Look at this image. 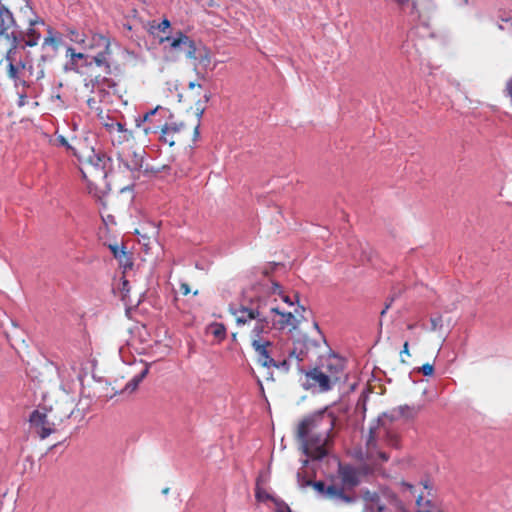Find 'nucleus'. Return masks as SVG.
<instances>
[{"instance_id":"f257e3e1","label":"nucleus","mask_w":512,"mask_h":512,"mask_svg":"<svg viewBox=\"0 0 512 512\" xmlns=\"http://www.w3.org/2000/svg\"><path fill=\"white\" fill-rule=\"evenodd\" d=\"M333 428V420L323 414H314L303 419L297 430L304 455L312 460H321L327 455L326 445Z\"/></svg>"},{"instance_id":"f03ea898","label":"nucleus","mask_w":512,"mask_h":512,"mask_svg":"<svg viewBox=\"0 0 512 512\" xmlns=\"http://www.w3.org/2000/svg\"><path fill=\"white\" fill-rule=\"evenodd\" d=\"M93 141L94 138L85 137L79 142V150L74 152L80 163L82 178L88 183L105 180L111 165V158L100 148L97 149L92 144Z\"/></svg>"},{"instance_id":"7ed1b4c3","label":"nucleus","mask_w":512,"mask_h":512,"mask_svg":"<svg viewBox=\"0 0 512 512\" xmlns=\"http://www.w3.org/2000/svg\"><path fill=\"white\" fill-rule=\"evenodd\" d=\"M16 48L17 38L13 35V45L7 51L5 57L8 62V76L14 81L16 87L21 85L24 88H28L44 78L45 67L42 63H34L30 60L20 61L18 64H15L14 55L16 54Z\"/></svg>"},{"instance_id":"20e7f679","label":"nucleus","mask_w":512,"mask_h":512,"mask_svg":"<svg viewBox=\"0 0 512 512\" xmlns=\"http://www.w3.org/2000/svg\"><path fill=\"white\" fill-rule=\"evenodd\" d=\"M342 368L341 362L336 358L329 359L327 364L323 365L322 368L314 367L306 371L302 367H299V371L304 374L301 385L305 390L327 392L331 390L333 384L340 379Z\"/></svg>"},{"instance_id":"39448f33","label":"nucleus","mask_w":512,"mask_h":512,"mask_svg":"<svg viewBox=\"0 0 512 512\" xmlns=\"http://www.w3.org/2000/svg\"><path fill=\"white\" fill-rule=\"evenodd\" d=\"M297 482L301 488L312 486L321 497L332 501L336 505H349L357 501L355 495H350L345 492L343 487L335 484L326 485L323 481H306L301 482V472L297 473Z\"/></svg>"},{"instance_id":"423d86ee","label":"nucleus","mask_w":512,"mask_h":512,"mask_svg":"<svg viewBox=\"0 0 512 512\" xmlns=\"http://www.w3.org/2000/svg\"><path fill=\"white\" fill-rule=\"evenodd\" d=\"M263 286L262 284H257L253 287L254 295L249 298V306L242 305L238 310L233 311L238 325H244L251 320L262 317L264 309L268 306V301L262 295L264 292L261 290Z\"/></svg>"},{"instance_id":"0eeeda50","label":"nucleus","mask_w":512,"mask_h":512,"mask_svg":"<svg viewBox=\"0 0 512 512\" xmlns=\"http://www.w3.org/2000/svg\"><path fill=\"white\" fill-rule=\"evenodd\" d=\"M159 43L170 52L183 51L187 58L195 57L197 53L195 41L182 31H177L173 36L159 37Z\"/></svg>"},{"instance_id":"6e6552de","label":"nucleus","mask_w":512,"mask_h":512,"mask_svg":"<svg viewBox=\"0 0 512 512\" xmlns=\"http://www.w3.org/2000/svg\"><path fill=\"white\" fill-rule=\"evenodd\" d=\"M183 127V123H164L162 125H147L144 127V133L145 135H150L157 134L160 132L159 140L164 144L173 146Z\"/></svg>"},{"instance_id":"1a4fd4ad","label":"nucleus","mask_w":512,"mask_h":512,"mask_svg":"<svg viewBox=\"0 0 512 512\" xmlns=\"http://www.w3.org/2000/svg\"><path fill=\"white\" fill-rule=\"evenodd\" d=\"M268 301V306L266 307L268 314H275L279 318H271L272 326L277 329H284L286 327H291L296 329L300 323V321L296 318V316L291 312H281L279 308L270 300V297L266 298Z\"/></svg>"},{"instance_id":"9d476101","label":"nucleus","mask_w":512,"mask_h":512,"mask_svg":"<svg viewBox=\"0 0 512 512\" xmlns=\"http://www.w3.org/2000/svg\"><path fill=\"white\" fill-rule=\"evenodd\" d=\"M278 266H280L279 263H272L270 264L269 266V269L268 268H265L262 273L263 275L268 278V276L270 275V273L276 269ZM262 285H264L262 287V291H264L262 293V295L265 297V298H268L270 297V300L274 303L276 301L275 298L272 299V296L273 295H281L283 301L287 304H289L290 306H292L294 303L290 300L289 296H286V295H282V287L280 286V284H278L277 282L271 280V279H266L264 283H260Z\"/></svg>"},{"instance_id":"9b49d317","label":"nucleus","mask_w":512,"mask_h":512,"mask_svg":"<svg viewBox=\"0 0 512 512\" xmlns=\"http://www.w3.org/2000/svg\"><path fill=\"white\" fill-rule=\"evenodd\" d=\"M98 41L104 46V50L100 51L93 57L86 58L85 66L91 67L95 64L98 67L104 68L105 74L109 75L111 73V65L109 62L110 55V39L103 35H97Z\"/></svg>"},{"instance_id":"f8f14e48","label":"nucleus","mask_w":512,"mask_h":512,"mask_svg":"<svg viewBox=\"0 0 512 512\" xmlns=\"http://www.w3.org/2000/svg\"><path fill=\"white\" fill-rule=\"evenodd\" d=\"M144 151H136L132 148H128L118 153V159L120 163L128 171L135 173L139 172L143 167Z\"/></svg>"},{"instance_id":"ddd939ff","label":"nucleus","mask_w":512,"mask_h":512,"mask_svg":"<svg viewBox=\"0 0 512 512\" xmlns=\"http://www.w3.org/2000/svg\"><path fill=\"white\" fill-rule=\"evenodd\" d=\"M29 422L31 426L36 429V432L41 439L47 438L55 431L53 424L49 423L47 420V415L39 412L38 410H34L31 413Z\"/></svg>"},{"instance_id":"4468645a","label":"nucleus","mask_w":512,"mask_h":512,"mask_svg":"<svg viewBox=\"0 0 512 512\" xmlns=\"http://www.w3.org/2000/svg\"><path fill=\"white\" fill-rule=\"evenodd\" d=\"M255 321L256 322L250 334L251 342L256 340H269L266 335H268L272 329V326L270 325V321L272 320L266 308L263 311L262 317H258Z\"/></svg>"},{"instance_id":"2eb2a0df","label":"nucleus","mask_w":512,"mask_h":512,"mask_svg":"<svg viewBox=\"0 0 512 512\" xmlns=\"http://www.w3.org/2000/svg\"><path fill=\"white\" fill-rule=\"evenodd\" d=\"M251 345L257 355V361L263 367L270 368L271 365H275V359L271 355V348L273 347V343L270 340L252 341Z\"/></svg>"},{"instance_id":"dca6fc26","label":"nucleus","mask_w":512,"mask_h":512,"mask_svg":"<svg viewBox=\"0 0 512 512\" xmlns=\"http://www.w3.org/2000/svg\"><path fill=\"white\" fill-rule=\"evenodd\" d=\"M103 126L110 134L117 132L119 135L117 138H113V144H122L128 142L133 138V133L125 127V124L117 122L114 119L107 117V121L103 122Z\"/></svg>"},{"instance_id":"f3484780","label":"nucleus","mask_w":512,"mask_h":512,"mask_svg":"<svg viewBox=\"0 0 512 512\" xmlns=\"http://www.w3.org/2000/svg\"><path fill=\"white\" fill-rule=\"evenodd\" d=\"M16 26V21L12 12L4 5L0 3V36H4L7 39H11L13 41V35L17 38V43L19 42V38L14 31L9 32L11 28Z\"/></svg>"},{"instance_id":"a211bd4d","label":"nucleus","mask_w":512,"mask_h":512,"mask_svg":"<svg viewBox=\"0 0 512 512\" xmlns=\"http://www.w3.org/2000/svg\"><path fill=\"white\" fill-rule=\"evenodd\" d=\"M304 344L298 342L295 347L289 352L288 359H284L282 361L275 360V365H271V367H275L284 372H288L290 369V363L293 358L296 359L297 364L304 361L306 352L303 350Z\"/></svg>"},{"instance_id":"6ab92c4d","label":"nucleus","mask_w":512,"mask_h":512,"mask_svg":"<svg viewBox=\"0 0 512 512\" xmlns=\"http://www.w3.org/2000/svg\"><path fill=\"white\" fill-rule=\"evenodd\" d=\"M339 475L343 484V488H354L360 483L359 471L351 465H340Z\"/></svg>"},{"instance_id":"aec40b11","label":"nucleus","mask_w":512,"mask_h":512,"mask_svg":"<svg viewBox=\"0 0 512 512\" xmlns=\"http://www.w3.org/2000/svg\"><path fill=\"white\" fill-rule=\"evenodd\" d=\"M365 506L363 512H386V507L381 503L380 496L369 490L363 493Z\"/></svg>"},{"instance_id":"412c9836","label":"nucleus","mask_w":512,"mask_h":512,"mask_svg":"<svg viewBox=\"0 0 512 512\" xmlns=\"http://www.w3.org/2000/svg\"><path fill=\"white\" fill-rule=\"evenodd\" d=\"M160 111H164V109L161 106H157L154 109L145 112L143 115H139L135 118L136 126L144 129L147 125H162L161 120L156 119V115Z\"/></svg>"},{"instance_id":"4be33fe9","label":"nucleus","mask_w":512,"mask_h":512,"mask_svg":"<svg viewBox=\"0 0 512 512\" xmlns=\"http://www.w3.org/2000/svg\"><path fill=\"white\" fill-rule=\"evenodd\" d=\"M29 23L30 28L27 30V39L25 40V45L33 47L38 44L41 36L40 33L33 28V26H35L36 24L43 25L44 21L40 17L36 16L35 19H31Z\"/></svg>"},{"instance_id":"5701e85b","label":"nucleus","mask_w":512,"mask_h":512,"mask_svg":"<svg viewBox=\"0 0 512 512\" xmlns=\"http://www.w3.org/2000/svg\"><path fill=\"white\" fill-rule=\"evenodd\" d=\"M148 372L149 366L145 365L144 368L138 374L133 376V378L127 382L122 392H134L138 388L139 384L143 381V379L147 376Z\"/></svg>"},{"instance_id":"b1692460","label":"nucleus","mask_w":512,"mask_h":512,"mask_svg":"<svg viewBox=\"0 0 512 512\" xmlns=\"http://www.w3.org/2000/svg\"><path fill=\"white\" fill-rule=\"evenodd\" d=\"M376 451H379V449H378V444H377V440H376L375 428L374 427H370L369 435H368V438H367V441H366L367 458L369 460L370 459H374Z\"/></svg>"},{"instance_id":"393cba45","label":"nucleus","mask_w":512,"mask_h":512,"mask_svg":"<svg viewBox=\"0 0 512 512\" xmlns=\"http://www.w3.org/2000/svg\"><path fill=\"white\" fill-rule=\"evenodd\" d=\"M48 33L49 35L43 40L41 51L51 50L57 52L61 39L53 36V29L51 27L48 28Z\"/></svg>"},{"instance_id":"a878e982","label":"nucleus","mask_w":512,"mask_h":512,"mask_svg":"<svg viewBox=\"0 0 512 512\" xmlns=\"http://www.w3.org/2000/svg\"><path fill=\"white\" fill-rule=\"evenodd\" d=\"M191 59L195 60L198 65L206 69L211 63L210 51L205 47H197V53L195 54V57H192Z\"/></svg>"},{"instance_id":"bb28decb","label":"nucleus","mask_w":512,"mask_h":512,"mask_svg":"<svg viewBox=\"0 0 512 512\" xmlns=\"http://www.w3.org/2000/svg\"><path fill=\"white\" fill-rule=\"evenodd\" d=\"M207 332L212 334L218 342L223 341L226 338V327L223 323L213 322L208 325Z\"/></svg>"},{"instance_id":"cd10ccee","label":"nucleus","mask_w":512,"mask_h":512,"mask_svg":"<svg viewBox=\"0 0 512 512\" xmlns=\"http://www.w3.org/2000/svg\"><path fill=\"white\" fill-rule=\"evenodd\" d=\"M112 80L101 75H95L90 78L89 82L85 84L86 87H91V90H94L95 88H99L102 86L111 87L112 86Z\"/></svg>"},{"instance_id":"c85d7f7f","label":"nucleus","mask_w":512,"mask_h":512,"mask_svg":"<svg viewBox=\"0 0 512 512\" xmlns=\"http://www.w3.org/2000/svg\"><path fill=\"white\" fill-rule=\"evenodd\" d=\"M255 498L259 502H266L268 500L274 502L277 497L269 494L265 489L260 486V479H257L256 487H255Z\"/></svg>"},{"instance_id":"c756f323","label":"nucleus","mask_w":512,"mask_h":512,"mask_svg":"<svg viewBox=\"0 0 512 512\" xmlns=\"http://www.w3.org/2000/svg\"><path fill=\"white\" fill-rule=\"evenodd\" d=\"M158 22L156 20H147L146 22H141V28L146 30L150 35L156 37V33L158 31Z\"/></svg>"},{"instance_id":"7c9ffc66","label":"nucleus","mask_w":512,"mask_h":512,"mask_svg":"<svg viewBox=\"0 0 512 512\" xmlns=\"http://www.w3.org/2000/svg\"><path fill=\"white\" fill-rule=\"evenodd\" d=\"M57 145L65 147L68 151H71V153L74 155V152L79 150V146L75 147L69 144L67 139L63 135H58L56 137Z\"/></svg>"},{"instance_id":"2f4dec72","label":"nucleus","mask_w":512,"mask_h":512,"mask_svg":"<svg viewBox=\"0 0 512 512\" xmlns=\"http://www.w3.org/2000/svg\"><path fill=\"white\" fill-rule=\"evenodd\" d=\"M55 55H56V52H53L50 50L42 51V54L36 63H42L43 66L45 67V64L47 62L52 61L53 58L55 57Z\"/></svg>"},{"instance_id":"473e14b6","label":"nucleus","mask_w":512,"mask_h":512,"mask_svg":"<svg viewBox=\"0 0 512 512\" xmlns=\"http://www.w3.org/2000/svg\"><path fill=\"white\" fill-rule=\"evenodd\" d=\"M416 503L417 506L419 507V510L417 512H430L429 507L432 506V502L430 500H426L424 502L423 497L419 496Z\"/></svg>"},{"instance_id":"72a5a7b5","label":"nucleus","mask_w":512,"mask_h":512,"mask_svg":"<svg viewBox=\"0 0 512 512\" xmlns=\"http://www.w3.org/2000/svg\"><path fill=\"white\" fill-rule=\"evenodd\" d=\"M109 248L116 259L123 258L124 254L127 253L124 246H119L117 244L110 245Z\"/></svg>"},{"instance_id":"f704fd0d","label":"nucleus","mask_w":512,"mask_h":512,"mask_svg":"<svg viewBox=\"0 0 512 512\" xmlns=\"http://www.w3.org/2000/svg\"><path fill=\"white\" fill-rule=\"evenodd\" d=\"M273 503L275 504V512H292L290 507L280 498H276Z\"/></svg>"},{"instance_id":"c9c22d12","label":"nucleus","mask_w":512,"mask_h":512,"mask_svg":"<svg viewBox=\"0 0 512 512\" xmlns=\"http://www.w3.org/2000/svg\"><path fill=\"white\" fill-rule=\"evenodd\" d=\"M69 37H70L71 41L79 43V44L85 42V35L76 30H70Z\"/></svg>"},{"instance_id":"e433bc0d","label":"nucleus","mask_w":512,"mask_h":512,"mask_svg":"<svg viewBox=\"0 0 512 512\" xmlns=\"http://www.w3.org/2000/svg\"><path fill=\"white\" fill-rule=\"evenodd\" d=\"M431 322V330L435 331L442 327V316L441 315H435L430 318Z\"/></svg>"},{"instance_id":"4c0bfd02","label":"nucleus","mask_w":512,"mask_h":512,"mask_svg":"<svg viewBox=\"0 0 512 512\" xmlns=\"http://www.w3.org/2000/svg\"><path fill=\"white\" fill-rule=\"evenodd\" d=\"M118 260H119L120 265L123 266L125 269L132 268V266H133V263H132L129 253H125L123 258H119Z\"/></svg>"},{"instance_id":"58836bf2","label":"nucleus","mask_w":512,"mask_h":512,"mask_svg":"<svg viewBox=\"0 0 512 512\" xmlns=\"http://www.w3.org/2000/svg\"><path fill=\"white\" fill-rule=\"evenodd\" d=\"M132 22L133 23H136V30L139 29V27L141 28V22H146L145 20H143L139 14H138V11L136 9H133L132 11Z\"/></svg>"},{"instance_id":"ea45409f","label":"nucleus","mask_w":512,"mask_h":512,"mask_svg":"<svg viewBox=\"0 0 512 512\" xmlns=\"http://www.w3.org/2000/svg\"><path fill=\"white\" fill-rule=\"evenodd\" d=\"M420 371L424 376H431L434 372V366L432 364L426 363L420 368Z\"/></svg>"},{"instance_id":"a19ab883","label":"nucleus","mask_w":512,"mask_h":512,"mask_svg":"<svg viewBox=\"0 0 512 512\" xmlns=\"http://www.w3.org/2000/svg\"><path fill=\"white\" fill-rule=\"evenodd\" d=\"M372 461H380V462H387L389 460V455L386 452L383 451H376L375 458L371 459Z\"/></svg>"},{"instance_id":"79ce46f5","label":"nucleus","mask_w":512,"mask_h":512,"mask_svg":"<svg viewBox=\"0 0 512 512\" xmlns=\"http://www.w3.org/2000/svg\"><path fill=\"white\" fill-rule=\"evenodd\" d=\"M171 26V22L167 19V18H164L160 23H158L157 27H158V31L160 32H165L167 29H169Z\"/></svg>"},{"instance_id":"37998d69","label":"nucleus","mask_w":512,"mask_h":512,"mask_svg":"<svg viewBox=\"0 0 512 512\" xmlns=\"http://www.w3.org/2000/svg\"><path fill=\"white\" fill-rule=\"evenodd\" d=\"M69 52L71 53L72 61H75L77 59H84L86 61V58H88V56H85L83 53H76L72 48H68L67 53Z\"/></svg>"},{"instance_id":"c03bdc74","label":"nucleus","mask_w":512,"mask_h":512,"mask_svg":"<svg viewBox=\"0 0 512 512\" xmlns=\"http://www.w3.org/2000/svg\"><path fill=\"white\" fill-rule=\"evenodd\" d=\"M387 443L388 445L390 446H393L395 448H398V439L396 436L394 435H388L387 436Z\"/></svg>"},{"instance_id":"a18cd8bd","label":"nucleus","mask_w":512,"mask_h":512,"mask_svg":"<svg viewBox=\"0 0 512 512\" xmlns=\"http://www.w3.org/2000/svg\"><path fill=\"white\" fill-rule=\"evenodd\" d=\"M506 92H507V95L510 97V101H511V105H512V79L507 81Z\"/></svg>"},{"instance_id":"49530a36","label":"nucleus","mask_w":512,"mask_h":512,"mask_svg":"<svg viewBox=\"0 0 512 512\" xmlns=\"http://www.w3.org/2000/svg\"><path fill=\"white\" fill-rule=\"evenodd\" d=\"M392 503L396 509L403 510V503L397 497L392 498Z\"/></svg>"},{"instance_id":"de8ad7c7","label":"nucleus","mask_w":512,"mask_h":512,"mask_svg":"<svg viewBox=\"0 0 512 512\" xmlns=\"http://www.w3.org/2000/svg\"><path fill=\"white\" fill-rule=\"evenodd\" d=\"M123 28L126 29L127 31L131 32L134 29H136V23L128 21L126 23H123Z\"/></svg>"},{"instance_id":"09e8293b","label":"nucleus","mask_w":512,"mask_h":512,"mask_svg":"<svg viewBox=\"0 0 512 512\" xmlns=\"http://www.w3.org/2000/svg\"><path fill=\"white\" fill-rule=\"evenodd\" d=\"M180 289L183 295H188L190 293V287L187 283H182Z\"/></svg>"},{"instance_id":"8fccbe9b","label":"nucleus","mask_w":512,"mask_h":512,"mask_svg":"<svg viewBox=\"0 0 512 512\" xmlns=\"http://www.w3.org/2000/svg\"><path fill=\"white\" fill-rule=\"evenodd\" d=\"M408 342H405L403 345V350L401 351V354H407L409 355V348H408Z\"/></svg>"},{"instance_id":"3c124183","label":"nucleus","mask_w":512,"mask_h":512,"mask_svg":"<svg viewBox=\"0 0 512 512\" xmlns=\"http://www.w3.org/2000/svg\"><path fill=\"white\" fill-rule=\"evenodd\" d=\"M305 311H306V309H305V307H304V306H299V307L295 310V312H296L297 314H299L302 318H304V316H303L300 312H305Z\"/></svg>"},{"instance_id":"603ef678","label":"nucleus","mask_w":512,"mask_h":512,"mask_svg":"<svg viewBox=\"0 0 512 512\" xmlns=\"http://www.w3.org/2000/svg\"><path fill=\"white\" fill-rule=\"evenodd\" d=\"M129 282L127 280H123V291L128 292L129 291Z\"/></svg>"},{"instance_id":"864d4df0","label":"nucleus","mask_w":512,"mask_h":512,"mask_svg":"<svg viewBox=\"0 0 512 512\" xmlns=\"http://www.w3.org/2000/svg\"><path fill=\"white\" fill-rule=\"evenodd\" d=\"M390 307V303L389 304H386V306L384 307V309L381 311V316H384L387 312V310L389 309Z\"/></svg>"},{"instance_id":"5fc2aeb1","label":"nucleus","mask_w":512,"mask_h":512,"mask_svg":"<svg viewBox=\"0 0 512 512\" xmlns=\"http://www.w3.org/2000/svg\"><path fill=\"white\" fill-rule=\"evenodd\" d=\"M196 86H198V87H200V88H201V84H196V83H194V82H190V83H189V85H188V87H189L190 89H193V88H194V87H196Z\"/></svg>"},{"instance_id":"6e6d98bb","label":"nucleus","mask_w":512,"mask_h":512,"mask_svg":"<svg viewBox=\"0 0 512 512\" xmlns=\"http://www.w3.org/2000/svg\"><path fill=\"white\" fill-rule=\"evenodd\" d=\"M198 136H199V125H197V126L195 127V130H194V137L196 138V137H198Z\"/></svg>"},{"instance_id":"4d7b16f0","label":"nucleus","mask_w":512,"mask_h":512,"mask_svg":"<svg viewBox=\"0 0 512 512\" xmlns=\"http://www.w3.org/2000/svg\"><path fill=\"white\" fill-rule=\"evenodd\" d=\"M210 100V94L207 93L204 95V102L207 103Z\"/></svg>"},{"instance_id":"13d9d810","label":"nucleus","mask_w":512,"mask_h":512,"mask_svg":"<svg viewBox=\"0 0 512 512\" xmlns=\"http://www.w3.org/2000/svg\"><path fill=\"white\" fill-rule=\"evenodd\" d=\"M197 110L199 111V113H198L199 117H201L203 112H204V108L203 107H201V108L198 107Z\"/></svg>"},{"instance_id":"bf43d9fd","label":"nucleus","mask_w":512,"mask_h":512,"mask_svg":"<svg viewBox=\"0 0 512 512\" xmlns=\"http://www.w3.org/2000/svg\"><path fill=\"white\" fill-rule=\"evenodd\" d=\"M306 481H310L309 479H307L303 473L301 472V482H306Z\"/></svg>"},{"instance_id":"052dcab7","label":"nucleus","mask_w":512,"mask_h":512,"mask_svg":"<svg viewBox=\"0 0 512 512\" xmlns=\"http://www.w3.org/2000/svg\"><path fill=\"white\" fill-rule=\"evenodd\" d=\"M88 105L91 107L93 105V103H95V100L94 99H88Z\"/></svg>"},{"instance_id":"680f3d73","label":"nucleus","mask_w":512,"mask_h":512,"mask_svg":"<svg viewBox=\"0 0 512 512\" xmlns=\"http://www.w3.org/2000/svg\"><path fill=\"white\" fill-rule=\"evenodd\" d=\"M308 464V459L303 460L302 467L305 468Z\"/></svg>"},{"instance_id":"e2e57ef3","label":"nucleus","mask_w":512,"mask_h":512,"mask_svg":"<svg viewBox=\"0 0 512 512\" xmlns=\"http://www.w3.org/2000/svg\"><path fill=\"white\" fill-rule=\"evenodd\" d=\"M162 493H163V494H168V493H169V488H164V489L162 490Z\"/></svg>"},{"instance_id":"0e129e2a","label":"nucleus","mask_w":512,"mask_h":512,"mask_svg":"<svg viewBox=\"0 0 512 512\" xmlns=\"http://www.w3.org/2000/svg\"><path fill=\"white\" fill-rule=\"evenodd\" d=\"M314 327H315L318 331H320L319 326H318V323H316V322H315V323H314Z\"/></svg>"},{"instance_id":"69168bd1","label":"nucleus","mask_w":512,"mask_h":512,"mask_svg":"<svg viewBox=\"0 0 512 512\" xmlns=\"http://www.w3.org/2000/svg\"><path fill=\"white\" fill-rule=\"evenodd\" d=\"M364 258H366V256H360V261H364Z\"/></svg>"}]
</instances>
